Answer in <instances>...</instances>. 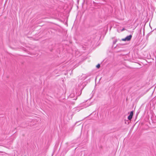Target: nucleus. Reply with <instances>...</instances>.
I'll return each instance as SVG.
<instances>
[{
    "label": "nucleus",
    "mask_w": 156,
    "mask_h": 156,
    "mask_svg": "<svg viewBox=\"0 0 156 156\" xmlns=\"http://www.w3.org/2000/svg\"><path fill=\"white\" fill-rule=\"evenodd\" d=\"M117 40L116 39V40L114 41H113V44H115L116 43V42H117Z\"/></svg>",
    "instance_id": "nucleus-6"
},
{
    "label": "nucleus",
    "mask_w": 156,
    "mask_h": 156,
    "mask_svg": "<svg viewBox=\"0 0 156 156\" xmlns=\"http://www.w3.org/2000/svg\"><path fill=\"white\" fill-rule=\"evenodd\" d=\"M84 87H82V88L81 89V92L82 91V90L83 89Z\"/></svg>",
    "instance_id": "nucleus-7"
},
{
    "label": "nucleus",
    "mask_w": 156,
    "mask_h": 156,
    "mask_svg": "<svg viewBox=\"0 0 156 156\" xmlns=\"http://www.w3.org/2000/svg\"><path fill=\"white\" fill-rule=\"evenodd\" d=\"M127 124H128L129 123V122L128 121H127Z\"/></svg>",
    "instance_id": "nucleus-8"
},
{
    "label": "nucleus",
    "mask_w": 156,
    "mask_h": 156,
    "mask_svg": "<svg viewBox=\"0 0 156 156\" xmlns=\"http://www.w3.org/2000/svg\"><path fill=\"white\" fill-rule=\"evenodd\" d=\"M125 123H126V124H127V122H125Z\"/></svg>",
    "instance_id": "nucleus-10"
},
{
    "label": "nucleus",
    "mask_w": 156,
    "mask_h": 156,
    "mask_svg": "<svg viewBox=\"0 0 156 156\" xmlns=\"http://www.w3.org/2000/svg\"><path fill=\"white\" fill-rule=\"evenodd\" d=\"M125 29V28H123V29H122V31L124 30Z\"/></svg>",
    "instance_id": "nucleus-9"
},
{
    "label": "nucleus",
    "mask_w": 156,
    "mask_h": 156,
    "mask_svg": "<svg viewBox=\"0 0 156 156\" xmlns=\"http://www.w3.org/2000/svg\"><path fill=\"white\" fill-rule=\"evenodd\" d=\"M97 68H99L100 67V65L99 64H98L96 66Z\"/></svg>",
    "instance_id": "nucleus-4"
},
{
    "label": "nucleus",
    "mask_w": 156,
    "mask_h": 156,
    "mask_svg": "<svg viewBox=\"0 0 156 156\" xmlns=\"http://www.w3.org/2000/svg\"><path fill=\"white\" fill-rule=\"evenodd\" d=\"M133 112L132 111L130 112L129 115L128 117V119L129 120H131L133 115Z\"/></svg>",
    "instance_id": "nucleus-1"
},
{
    "label": "nucleus",
    "mask_w": 156,
    "mask_h": 156,
    "mask_svg": "<svg viewBox=\"0 0 156 156\" xmlns=\"http://www.w3.org/2000/svg\"><path fill=\"white\" fill-rule=\"evenodd\" d=\"M132 37V35H130L129 36H128L126 37V40H127V41H130L131 40Z\"/></svg>",
    "instance_id": "nucleus-2"
},
{
    "label": "nucleus",
    "mask_w": 156,
    "mask_h": 156,
    "mask_svg": "<svg viewBox=\"0 0 156 156\" xmlns=\"http://www.w3.org/2000/svg\"><path fill=\"white\" fill-rule=\"evenodd\" d=\"M121 40L122 41H127V40H126V37L125 38H124L122 39Z\"/></svg>",
    "instance_id": "nucleus-5"
},
{
    "label": "nucleus",
    "mask_w": 156,
    "mask_h": 156,
    "mask_svg": "<svg viewBox=\"0 0 156 156\" xmlns=\"http://www.w3.org/2000/svg\"><path fill=\"white\" fill-rule=\"evenodd\" d=\"M125 45V44H119L117 45V47H119V46H123V45Z\"/></svg>",
    "instance_id": "nucleus-3"
}]
</instances>
